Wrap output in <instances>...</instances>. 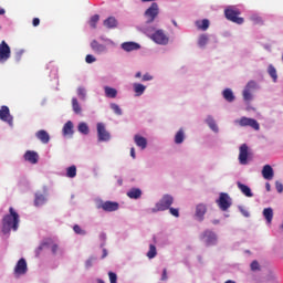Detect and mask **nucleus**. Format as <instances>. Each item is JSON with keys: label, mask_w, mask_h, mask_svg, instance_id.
<instances>
[{"label": "nucleus", "mask_w": 283, "mask_h": 283, "mask_svg": "<svg viewBox=\"0 0 283 283\" xmlns=\"http://www.w3.org/2000/svg\"><path fill=\"white\" fill-rule=\"evenodd\" d=\"M73 231H74V233H76L77 235H85V230H82L81 229V226H78V224H75L74 227H73Z\"/></svg>", "instance_id": "45"}, {"label": "nucleus", "mask_w": 283, "mask_h": 283, "mask_svg": "<svg viewBox=\"0 0 283 283\" xmlns=\"http://www.w3.org/2000/svg\"><path fill=\"white\" fill-rule=\"evenodd\" d=\"M238 189L243 193V196H247V198H253V192H251V188L240 181L237 182Z\"/></svg>", "instance_id": "21"}, {"label": "nucleus", "mask_w": 283, "mask_h": 283, "mask_svg": "<svg viewBox=\"0 0 283 283\" xmlns=\"http://www.w3.org/2000/svg\"><path fill=\"white\" fill-rule=\"evenodd\" d=\"M97 283H105V281L98 279V280H97Z\"/></svg>", "instance_id": "64"}, {"label": "nucleus", "mask_w": 283, "mask_h": 283, "mask_svg": "<svg viewBox=\"0 0 283 283\" xmlns=\"http://www.w3.org/2000/svg\"><path fill=\"white\" fill-rule=\"evenodd\" d=\"M104 92H105V96L107 98H116V96H118V91H116V88H113L109 86H105Z\"/></svg>", "instance_id": "27"}, {"label": "nucleus", "mask_w": 283, "mask_h": 283, "mask_svg": "<svg viewBox=\"0 0 283 283\" xmlns=\"http://www.w3.org/2000/svg\"><path fill=\"white\" fill-rule=\"evenodd\" d=\"M251 271H260V263L258 261L251 263Z\"/></svg>", "instance_id": "48"}, {"label": "nucleus", "mask_w": 283, "mask_h": 283, "mask_svg": "<svg viewBox=\"0 0 283 283\" xmlns=\"http://www.w3.org/2000/svg\"><path fill=\"white\" fill-rule=\"evenodd\" d=\"M158 14H160V8L158 7V3L153 2L150 7L145 11L144 17H146L147 23H154Z\"/></svg>", "instance_id": "4"}, {"label": "nucleus", "mask_w": 283, "mask_h": 283, "mask_svg": "<svg viewBox=\"0 0 283 283\" xmlns=\"http://www.w3.org/2000/svg\"><path fill=\"white\" fill-rule=\"evenodd\" d=\"M224 283H235V281L228 280Z\"/></svg>", "instance_id": "63"}, {"label": "nucleus", "mask_w": 283, "mask_h": 283, "mask_svg": "<svg viewBox=\"0 0 283 283\" xmlns=\"http://www.w3.org/2000/svg\"><path fill=\"white\" fill-rule=\"evenodd\" d=\"M150 39L158 45H167V43H169V36H167V34H165V31L160 29L153 33Z\"/></svg>", "instance_id": "7"}, {"label": "nucleus", "mask_w": 283, "mask_h": 283, "mask_svg": "<svg viewBox=\"0 0 283 283\" xmlns=\"http://www.w3.org/2000/svg\"><path fill=\"white\" fill-rule=\"evenodd\" d=\"M133 87H134V92H135L136 96H143V94H145V90H147V86H145L140 83L133 84Z\"/></svg>", "instance_id": "29"}, {"label": "nucleus", "mask_w": 283, "mask_h": 283, "mask_svg": "<svg viewBox=\"0 0 283 283\" xmlns=\"http://www.w3.org/2000/svg\"><path fill=\"white\" fill-rule=\"evenodd\" d=\"M226 19L228 21H232V23H237L238 25H242L244 23V18H240V11L233 7H230L224 10Z\"/></svg>", "instance_id": "3"}, {"label": "nucleus", "mask_w": 283, "mask_h": 283, "mask_svg": "<svg viewBox=\"0 0 283 283\" xmlns=\"http://www.w3.org/2000/svg\"><path fill=\"white\" fill-rule=\"evenodd\" d=\"M35 136L38 140L43 143V145H48V143H50V134L46 130H38Z\"/></svg>", "instance_id": "20"}, {"label": "nucleus", "mask_w": 283, "mask_h": 283, "mask_svg": "<svg viewBox=\"0 0 283 283\" xmlns=\"http://www.w3.org/2000/svg\"><path fill=\"white\" fill-rule=\"evenodd\" d=\"M134 142H135V145H137V147H140V149H147V138L140 135H135Z\"/></svg>", "instance_id": "23"}, {"label": "nucleus", "mask_w": 283, "mask_h": 283, "mask_svg": "<svg viewBox=\"0 0 283 283\" xmlns=\"http://www.w3.org/2000/svg\"><path fill=\"white\" fill-rule=\"evenodd\" d=\"M52 250V253H56L59 251V245L56 243L52 242V239H46L44 242L40 244V247L36 249V255H40L41 251H43L45 248H50Z\"/></svg>", "instance_id": "14"}, {"label": "nucleus", "mask_w": 283, "mask_h": 283, "mask_svg": "<svg viewBox=\"0 0 283 283\" xmlns=\"http://www.w3.org/2000/svg\"><path fill=\"white\" fill-rule=\"evenodd\" d=\"M268 73L270 74L271 78L273 80V83H277V70L273 64H270L268 67Z\"/></svg>", "instance_id": "33"}, {"label": "nucleus", "mask_w": 283, "mask_h": 283, "mask_svg": "<svg viewBox=\"0 0 283 283\" xmlns=\"http://www.w3.org/2000/svg\"><path fill=\"white\" fill-rule=\"evenodd\" d=\"M127 196L133 200H138L143 196V191L139 188H133L127 192Z\"/></svg>", "instance_id": "25"}, {"label": "nucleus", "mask_w": 283, "mask_h": 283, "mask_svg": "<svg viewBox=\"0 0 283 283\" xmlns=\"http://www.w3.org/2000/svg\"><path fill=\"white\" fill-rule=\"evenodd\" d=\"M130 156H132V158H136V149L135 148H130Z\"/></svg>", "instance_id": "57"}, {"label": "nucleus", "mask_w": 283, "mask_h": 283, "mask_svg": "<svg viewBox=\"0 0 283 283\" xmlns=\"http://www.w3.org/2000/svg\"><path fill=\"white\" fill-rule=\"evenodd\" d=\"M209 25L210 22L207 19L196 21V27L198 28V30H202L203 32H206V30H209Z\"/></svg>", "instance_id": "26"}, {"label": "nucleus", "mask_w": 283, "mask_h": 283, "mask_svg": "<svg viewBox=\"0 0 283 283\" xmlns=\"http://www.w3.org/2000/svg\"><path fill=\"white\" fill-rule=\"evenodd\" d=\"M237 123L240 125V127H252V129H255V132L260 130V123L253 118L249 117H241Z\"/></svg>", "instance_id": "8"}, {"label": "nucleus", "mask_w": 283, "mask_h": 283, "mask_svg": "<svg viewBox=\"0 0 283 283\" xmlns=\"http://www.w3.org/2000/svg\"><path fill=\"white\" fill-rule=\"evenodd\" d=\"M24 160H27V163H30L31 165H36V163H39V153L28 150L24 154Z\"/></svg>", "instance_id": "16"}, {"label": "nucleus", "mask_w": 283, "mask_h": 283, "mask_svg": "<svg viewBox=\"0 0 283 283\" xmlns=\"http://www.w3.org/2000/svg\"><path fill=\"white\" fill-rule=\"evenodd\" d=\"M202 239L206 240L208 245L216 244L218 240L216 233H213L211 230H206L202 234Z\"/></svg>", "instance_id": "17"}, {"label": "nucleus", "mask_w": 283, "mask_h": 283, "mask_svg": "<svg viewBox=\"0 0 283 283\" xmlns=\"http://www.w3.org/2000/svg\"><path fill=\"white\" fill-rule=\"evenodd\" d=\"M92 262H93L92 259L87 260V261H86V266H87V268L92 266Z\"/></svg>", "instance_id": "58"}, {"label": "nucleus", "mask_w": 283, "mask_h": 283, "mask_svg": "<svg viewBox=\"0 0 283 283\" xmlns=\"http://www.w3.org/2000/svg\"><path fill=\"white\" fill-rule=\"evenodd\" d=\"M111 109L116 114L117 116H123V111L120 109V106L116 103L111 104Z\"/></svg>", "instance_id": "42"}, {"label": "nucleus", "mask_w": 283, "mask_h": 283, "mask_svg": "<svg viewBox=\"0 0 283 283\" xmlns=\"http://www.w3.org/2000/svg\"><path fill=\"white\" fill-rule=\"evenodd\" d=\"M1 14H6V9H2L1 7H0V15Z\"/></svg>", "instance_id": "62"}, {"label": "nucleus", "mask_w": 283, "mask_h": 283, "mask_svg": "<svg viewBox=\"0 0 283 283\" xmlns=\"http://www.w3.org/2000/svg\"><path fill=\"white\" fill-rule=\"evenodd\" d=\"M275 188H276V191H279V193H282V191H283V185H282V182L276 181V182H275Z\"/></svg>", "instance_id": "51"}, {"label": "nucleus", "mask_w": 283, "mask_h": 283, "mask_svg": "<svg viewBox=\"0 0 283 283\" xmlns=\"http://www.w3.org/2000/svg\"><path fill=\"white\" fill-rule=\"evenodd\" d=\"M119 207L116 201H104L97 206V209H103V211L112 213V211H118Z\"/></svg>", "instance_id": "12"}, {"label": "nucleus", "mask_w": 283, "mask_h": 283, "mask_svg": "<svg viewBox=\"0 0 283 283\" xmlns=\"http://www.w3.org/2000/svg\"><path fill=\"white\" fill-rule=\"evenodd\" d=\"M161 280L165 282L167 280V269L163 270Z\"/></svg>", "instance_id": "55"}, {"label": "nucleus", "mask_w": 283, "mask_h": 283, "mask_svg": "<svg viewBox=\"0 0 283 283\" xmlns=\"http://www.w3.org/2000/svg\"><path fill=\"white\" fill-rule=\"evenodd\" d=\"M104 25L108 29L116 28V25H118V21H116V18L109 17L104 21Z\"/></svg>", "instance_id": "34"}, {"label": "nucleus", "mask_w": 283, "mask_h": 283, "mask_svg": "<svg viewBox=\"0 0 283 283\" xmlns=\"http://www.w3.org/2000/svg\"><path fill=\"white\" fill-rule=\"evenodd\" d=\"M12 51L10 50V45L2 41L0 43V63H6L8 59H10Z\"/></svg>", "instance_id": "10"}, {"label": "nucleus", "mask_w": 283, "mask_h": 283, "mask_svg": "<svg viewBox=\"0 0 283 283\" xmlns=\"http://www.w3.org/2000/svg\"><path fill=\"white\" fill-rule=\"evenodd\" d=\"M97 136H98V140H101V142L109 140L111 135L107 132V129H105V124L97 123Z\"/></svg>", "instance_id": "15"}, {"label": "nucleus", "mask_w": 283, "mask_h": 283, "mask_svg": "<svg viewBox=\"0 0 283 283\" xmlns=\"http://www.w3.org/2000/svg\"><path fill=\"white\" fill-rule=\"evenodd\" d=\"M77 96L80 101H86L87 99V90L83 86L77 87Z\"/></svg>", "instance_id": "35"}, {"label": "nucleus", "mask_w": 283, "mask_h": 283, "mask_svg": "<svg viewBox=\"0 0 283 283\" xmlns=\"http://www.w3.org/2000/svg\"><path fill=\"white\" fill-rule=\"evenodd\" d=\"M72 107L75 114H81V112H83V109L81 108V104H78V99L76 97L72 98Z\"/></svg>", "instance_id": "36"}, {"label": "nucleus", "mask_w": 283, "mask_h": 283, "mask_svg": "<svg viewBox=\"0 0 283 283\" xmlns=\"http://www.w3.org/2000/svg\"><path fill=\"white\" fill-rule=\"evenodd\" d=\"M263 216H264L268 224H271V222H273V209L272 208H265L263 210Z\"/></svg>", "instance_id": "31"}, {"label": "nucleus", "mask_w": 283, "mask_h": 283, "mask_svg": "<svg viewBox=\"0 0 283 283\" xmlns=\"http://www.w3.org/2000/svg\"><path fill=\"white\" fill-rule=\"evenodd\" d=\"M142 76H143V74L140 72H137L135 75L136 78H140Z\"/></svg>", "instance_id": "61"}, {"label": "nucleus", "mask_w": 283, "mask_h": 283, "mask_svg": "<svg viewBox=\"0 0 283 283\" xmlns=\"http://www.w3.org/2000/svg\"><path fill=\"white\" fill-rule=\"evenodd\" d=\"M91 48H92V50H94V52H105V50H106L105 45L98 43V41H96V40H93L91 42Z\"/></svg>", "instance_id": "30"}, {"label": "nucleus", "mask_w": 283, "mask_h": 283, "mask_svg": "<svg viewBox=\"0 0 283 283\" xmlns=\"http://www.w3.org/2000/svg\"><path fill=\"white\" fill-rule=\"evenodd\" d=\"M66 178H76V166L66 168Z\"/></svg>", "instance_id": "39"}, {"label": "nucleus", "mask_w": 283, "mask_h": 283, "mask_svg": "<svg viewBox=\"0 0 283 283\" xmlns=\"http://www.w3.org/2000/svg\"><path fill=\"white\" fill-rule=\"evenodd\" d=\"M19 212L14 208H9V214H6L2 219V231H17L19 229Z\"/></svg>", "instance_id": "1"}, {"label": "nucleus", "mask_w": 283, "mask_h": 283, "mask_svg": "<svg viewBox=\"0 0 283 283\" xmlns=\"http://www.w3.org/2000/svg\"><path fill=\"white\" fill-rule=\"evenodd\" d=\"M207 124L210 127V129H212V132H218V125L216 124V120L213 119V117H208Z\"/></svg>", "instance_id": "41"}, {"label": "nucleus", "mask_w": 283, "mask_h": 283, "mask_svg": "<svg viewBox=\"0 0 283 283\" xmlns=\"http://www.w3.org/2000/svg\"><path fill=\"white\" fill-rule=\"evenodd\" d=\"M239 163L249 165V146L247 144H242L239 148Z\"/></svg>", "instance_id": "13"}, {"label": "nucleus", "mask_w": 283, "mask_h": 283, "mask_svg": "<svg viewBox=\"0 0 283 283\" xmlns=\"http://www.w3.org/2000/svg\"><path fill=\"white\" fill-rule=\"evenodd\" d=\"M239 211H241L242 216H244V218H249V211L247 209H244L243 207H239Z\"/></svg>", "instance_id": "52"}, {"label": "nucleus", "mask_w": 283, "mask_h": 283, "mask_svg": "<svg viewBox=\"0 0 283 283\" xmlns=\"http://www.w3.org/2000/svg\"><path fill=\"white\" fill-rule=\"evenodd\" d=\"M262 176L265 180H273V168L271 165H265L262 169Z\"/></svg>", "instance_id": "24"}, {"label": "nucleus", "mask_w": 283, "mask_h": 283, "mask_svg": "<svg viewBox=\"0 0 283 283\" xmlns=\"http://www.w3.org/2000/svg\"><path fill=\"white\" fill-rule=\"evenodd\" d=\"M251 21H253V23H255V24H260V23H262V18L259 15H252Z\"/></svg>", "instance_id": "49"}, {"label": "nucleus", "mask_w": 283, "mask_h": 283, "mask_svg": "<svg viewBox=\"0 0 283 283\" xmlns=\"http://www.w3.org/2000/svg\"><path fill=\"white\" fill-rule=\"evenodd\" d=\"M205 213H207V206L203 203H199L196 207V218L202 222L205 220Z\"/></svg>", "instance_id": "19"}, {"label": "nucleus", "mask_w": 283, "mask_h": 283, "mask_svg": "<svg viewBox=\"0 0 283 283\" xmlns=\"http://www.w3.org/2000/svg\"><path fill=\"white\" fill-rule=\"evenodd\" d=\"M32 23L33 27L36 28L41 23V20L39 18H34Z\"/></svg>", "instance_id": "56"}, {"label": "nucleus", "mask_w": 283, "mask_h": 283, "mask_svg": "<svg viewBox=\"0 0 283 283\" xmlns=\"http://www.w3.org/2000/svg\"><path fill=\"white\" fill-rule=\"evenodd\" d=\"M98 21H101V15H98V14L93 15L91 18V20H90L91 28L95 29L96 28V23H98Z\"/></svg>", "instance_id": "43"}, {"label": "nucleus", "mask_w": 283, "mask_h": 283, "mask_svg": "<svg viewBox=\"0 0 283 283\" xmlns=\"http://www.w3.org/2000/svg\"><path fill=\"white\" fill-rule=\"evenodd\" d=\"M154 78V76L149 75V73H146L143 75L142 81H151Z\"/></svg>", "instance_id": "54"}, {"label": "nucleus", "mask_w": 283, "mask_h": 283, "mask_svg": "<svg viewBox=\"0 0 283 283\" xmlns=\"http://www.w3.org/2000/svg\"><path fill=\"white\" fill-rule=\"evenodd\" d=\"M122 50L125 52H134L136 50H140V44L136 42H124L122 43Z\"/></svg>", "instance_id": "18"}, {"label": "nucleus", "mask_w": 283, "mask_h": 283, "mask_svg": "<svg viewBox=\"0 0 283 283\" xmlns=\"http://www.w3.org/2000/svg\"><path fill=\"white\" fill-rule=\"evenodd\" d=\"M34 205L35 207H41L42 205H45V196L36 193Z\"/></svg>", "instance_id": "37"}, {"label": "nucleus", "mask_w": 283, "mask_h": 283, "mask_svg": "<svg viewBox=\"0 0 283 283\" xmlns=\"http://www.w3.org/2000/svg\"><path fill=\"white\" fill-rule=\"evenodd\" d=\"M168 209L171 216H174L175 218H180V210H178L177 208H168Z\"/></svg>", "instance_id": "46"}, {"label": "nucleus", "mask_w": 283, "mask_h": 283, "mask_svg": "<svg viewBox=\"0 0 283 283\" xmlns=\"http://www.w3.org/2000/svg\"><path fill=\"white\" fill-rule=\"evenodd\" d=\"M255 90H258V83L255 81L248 82L243 90V99L247 103L253 101V92H255Z\"/></svg>", "instance_id": "5"}, {"label": "nucleus", "mask_w": 283, "mask_h": 283, "mask_svg": "<svg viewBox=\"0 0 283 283\" xmlns=\"http://www.w3.org/2000/svg\"><path fill=\"white\" fill-rule=\"evenodd\" d=\"M175 143L176 145H181V143H185V130L182 128L179 129L175 135Z\"/></svg>", "instance_id": "32"}, {"label": "nucleus", "mask_w": 283, "mask_h": 283, "mask_svg": "<svg viewBox=\"0 0 283 283\" xmlns=\"http://www.w3.org/2000/svg\"><path fill=\"white\" fill-rule=\"evenodd\" d=\"M265 189H266V191H271V184L268 182V184L265 185Z\"/></svg>", "instance_id": "60"}, {"label": "nucleus", "mask_w": 283, "mask_h": 283, "mask_svg": "<svg viewBox=\"0 0 283 283\" xmlns=\"http://www.w3.org/2000/svg\"><path fill=\"white\" fill-rule=\"evenodd\" d=\"M13 273L15 277L25 275V273H28V262L25 261V259L22 258L17 262Z\"/></svg>", "instance_id": "9"}, {"label": "nucleus", "mask_w": 283, "mask_h": 283, "mask_svg": "<svg viewBox=\"0 0 283 283\" xmlns=\"http://www.w3.org/2000/svg\"><path fill=\"white\" fill-rule=\"evenodd\" d=\"M0 120L8 123L10 126L14 123V118L10 115V108L6 105L0 107Z\"/></svg>", "instance_id": "11"}, {"label": "nucleus", "mask_w": 283, "mask_h": 283, "mask_svg": "<svg viewBox=\"0 0 283 283\" xmlns=\"http://www.w3.org/2000/svg\"><path fill=\"white\" fill-rule=\"evenodd\" d=\"M222 94H223V98L228 103H233L235 101V95H233V91H231V88H226Z\"/></svg>", "instance_id": "28"}, {"label": "nucleus", "mask_w": 283, "mask_h": 283, "mask_svg": "<svg viewBox=\"0 0 283 283\" xmlns=\"http://www.w3.org/2000/svg\"><path fill=\"white\" fill-rule=\"evenodd\" d=\"M63 136H73L74 135V124L72 120H69L63 126Z\"/></svg>", "instance_id": "22"}, {"label": "nucleus", "mask_w": 283, "mask_h": 283, "mask_svg": "<svg viewBox=\"0 0 283 283\" xmlns=\"http://www.w3.org/2000/svg\"><path fill=\"white\" fill-rule=\"evenodd\" d=\"M108 277L111 283H117L118 276H116V273L109 272Z\"/></svg>", "instance_id": "47"}, {"label": "nucleus", "mask_w": 283, "mask_h": 283, "mask_svg": "<svg viewBox=\"0 0 283 283\" xmlns=\"http://www.w3.org/2000/svg\"><path fill=\"white\" fill-rule=\"evenodd\" d=\"M174 205V197L171 195H164L159 202L156 203V207L153 208V213L158 211H167Z\"/></svg>", "instance_id": "2"}, {"label": "nucleus", "mask_w": 283, "mask_h": 283, "mask_svg": "<svg viewBox=\"0 0 283 283\" xmlns=\"http://www.w3.org/2000/svg\"><path fill=\"white\" fill-rule=\"evenodd\" d=\"M23 56V51L15 52L14 59L15 61H21V57Z\"/></svg>", "instance_id": "53"}, {"label": "nucleus", "mask_w": 283, "mask_h": 283, "mask_svg": "<svg viewBox=\"0 0 283 283\" xmlns=\"http://www.w3.org/2000/svg\"><path fill=\"white\" fill-rule=\"evenodd\" d=\"M85 61H86V63H94V62H96V57H94V55H92V54H88V55H86Z\"/></svg>", "instance_id": "50"}, {"label": "nucleus", "mask_w": 283, "mask_h": 283, "mask_svg": "<svg viewBox=\"0 0 283 283\" xmlns=\"http://www.w3.org/2000/svg\"><path fill=\"white\" fill-rule=\"evenodd\" d=\"M106 255H107V250L104 249V250H103V254H102V259H105Z\"/></svg>", "instance_id": "59"}, {"label": "nucleus", "mask_w": 283, "mask_h": 283, "mask_svg": "<svg viewBox=\"0 0 283 283\" xmlns=\"http://www.w3.org/2000/svg\"><path fill=\"white\" fill-rule=\"evenodd\" d=\"M209 43V36L207 34H201L198 40L199 48H205Z\"/></svg>", "instance_id": "38"}, {"label": "nucleus", "mask_w": 283, "mask_h": 283, "mask_svg": "<svg viewBox=\"0 0 283 283\" xmlns=\"http://www.w3.org/2000/svg\"><path fill=\"white\" fill-rule=\"evenodd\" d=\"M217 205L221 211H227L231 207V197H229V193L221 192L219 199H217Z\"/></svg>", "instance_id": "6"}, {"label": "nucleus", "mask_w": 283, "mask_h": 283, "mask_svg": "<svg viewBox=\"0 0 283 283\" xmlns=\"http://www.w3.org/2000/svg\"><path fill=\"white\" fill-rule=\"evenodd\" d=\"M77 129L81 134H84L85 136L90 134V126H87L85 123H80Z\"/></svg>", "instance_id": "40"}, {"label": "nucleus", "mask_w": 283, "mask_h": 283, "mask_svg": "<svg viewBox=\"0 0 283 283\" xmlns=\"http://www.w3.org/2000/svg\"><path fill=\"white\" fill-rule=\"evenodd\" d=\"M156 245L150 244L149 245V251L147 253V258H149L150 260L154 259V256L156 255Z\"/></svg>", "instance_id": "44"}]
</instances>
